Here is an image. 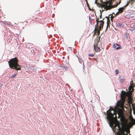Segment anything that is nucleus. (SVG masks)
<instances>
[{"label":"nucleus","mask_w":135,"mask_h":135,"mask_svg":"<svg viewBox=\"0 0 135 135\" xmlns=\"http://www.w3.org/2000/svg\"><path fill=\"white\" fill-rule=\"evenodd\" d=\"M18 60L17 57L11 59L8 61L9 66L12 69H15L16 70H20V66L18 64Z\"/></svg>","instance_id":"f257e3e1"},{"label":"nucleus","mask_w":135,"mask_h":135,"mask_svg":"<svg viewBox=\"0 0 135 135\" xmlns=\"http://www.w3.org/2000/svg\"><path fill=\"white\" fill-rule=\"evenodd\" d=\"M128 96L129 102L130 103L132 102V98L131 95L129 92H126L122 90L120 95V100L122 103L123 104L125 100L126 97Z\"/></svg>","instance_id":"f03ea898"},{"label":"nucleus","mask_w":135,"mask_h":135,"mask_svg":"<svg viewBox=\"0 0 135 135\" xmlns=\"http://www.w3.org/2000/svg\"><path fill=\"white\" fill-rule=\"evenodd\" d=\"M107 119L108 121H111L114 118V115H115V117L117 118L116 116V113L114 110L113 108L110 107V109L108 110L107 112Z\"/></svg>","instance_id":"7ed1b4c3"},{"label":"nucleus","mask_w":135,"mask_h":135,"mask_svg":"<svg viewBox=\"0 0 135 135\" xmlns=\"http://www.w3.org/2000/svg\"><path fill=\"white\" fill-rule=\"evenodd\" d=\"M103 3L100 4L99 6L102 8H104V9L102 8V11L103 12L105 9L106 11L112 8L111 7L110 4L108 2L106 1L105 2H103Z\"/></svg>","instance_id":"20e7f679"},{"label":"nucleus","mask_w":135,"mask_h":135,"mask_svg":"<svg viewBox=\"0 0 135 135\" xmlns=\"http://www.w3.org/2000/svg\"><path fill=\"white\" fill-rule=\"evenodd\" d=\"M99 39H97L95 40L94 47L95 51V52H99L100 51V49L99 48V46H98V44L99 41Z\"/></svg>","instance_id":"39448f33"},{"label":"nucleus","mask_w":135,"mask_h":135,"mask_svg":"<svg viewBox=\"0 0 135 135\" xmlns=\"http://www.w3.org/2000/svg\"><path fill=\"white\" fill-rule=\"evenodd\" d=\"M118 117L120 118V119H124V115L122 110H119L118 111Z\"/></svg>","instance_id":"423d86ee"},{"label":"nucleus","mask_w":135,"mask_h":135,"mask_svg":"<svg viewBox=\"0 0 135 135\" xmlns=\"http://www.w3.org/2000/svg\"><path fill=\"white\" fill-rule=\"evenodd\" d=\"M101 28H99L97 25L96 27L95 26V29L94 31V36L95 34L96 33H97V35H99L100 33V31L101 30Z\"/></svg>","instance_id":"0eeeda50"},{"label":"nucleus","mask_w":135,"mask_h":135,"mask_svg":"<svg viewBox=\"0 0 135 135\" xmlns=\"http://www.w3.org/2000/svg\"><path fill=\"white\" fill-rule=\"evenodd\" d=\"M127 6V4H126V5L124 6L123 7L120 8L118 9L119 12L117 13V14L119 13H122L123 12V10L126 8V7Z\"/></svg>","instance_id":"6e6552de"},{"label":"nucleus","mask_w":135,"mask_h":135,"mask_svg":"<svg viewBox=\"0 0 135 135\" xmlns=\"http://www.w3.org/2000/svg\"><path fill=\"white\" fill-rule=\"evenodd\" d=\"M104 20V18L103 19V20L100 21V26L99 28H103V25L104 23V22L103 21Z\"/></svg>","instance_id":"1a4fd4ad"},{"label":"nucleus","mask_w":135,"mask_h":135,"mask_svg":"<svg viewBox=\"0 0 135 135\" xmlns=\"http://www.w3.org/2000/svg\"><path fill=\"white\" fill-rule=\"evenodd\" d=\"M130 85L129 87V90H130L131 89L133 88L134 86V85L133 83V81H132L130 83Z\"/></svg>","instance_id":"9d476101"},{"label":"nucleus","mask_w":135,"mask_h":135,"mask_svg":"<svg viewBox=\"0 0 135 135\" xmlns=\"http://www.w3.org/2000/svg\"><path fill=\"white\" fill-rule=\"evenodd\" d=\"M134 2V0H129V1L126 4H127L128 5V4H130L131 5H132Z\"/></svg>","instance_id":"9b49d317"},{"label":"nucleus","mask_w":135,"mask_h":135,"mask_svg":"<svg viewBox=\"0 0 135 135\" xmlns=\"http://www.w3.org/2000/svg\"><path fill=\"white\" fill-rule=\"evenodd\" d=\"M113 48H114V49H116L117 50L118 49H122V48L120 47H117L116 45L114 44L113 45Z\"/></svg>","instance_id":"f8f14e48"},{"label":"nucleus","mask_w":135,"mask_h":135,"mask_svg":"<svg viewBox=\"0 0 135 135\" xmlns=\"http://www.w3.org/2000/svg\"><path fill=\"white\" fill-rule=\"evenodd\" d=\"M99 17H98L96 19V22L97 23V25L98 26V23L100 22V21H99Z\"/></svg>","instance_id":"ddd939ff"},{"label":"nucleus","mask_w":135,"mask_h":135,"mask_svg":"<svg viewBox=\"0 0 135 135\" xmlns=\"http://www.w3.org/2000/svg\"><path fill=\"white\" fill-rule=\"evenodd\" d=\"M116 25L118 27H120L122 25V24L120 23H118Z\"/></svg>","instance_id":"4468645a"},{"label":"nucleus","mask_w":135,"mask_h":135,"mask_svg":"<svg viewBox=\"0 0 135 135\" xmlns=\"http://www.w3.org/2000/svg\"><path fill=\"white\" fill-rule=\"evenodd\" d=\"M17 74H14L13 75H12L11 76V78H15L16 77Z\"/></svg>","instance_id":"2eb2a0df"},{"label":"nucleus","mask_w":135,"mask_h":135,"mask_svg":"<svg viewBox=\"0 0 135 135\" xmlns=\"http://www.w3.org/2000/svg\"><path fill=\"white\" fill-rule=\"evenodd\" d=\"M106 18H107V24H109L110 23V20H109V18H108L107 17H106Z\"/></svg>","instance_id":"dca6fc26"},{"label":"nucleus","mask_w":135,"mask_h":135,"mask_svg":"<svg viewBox=\"0 0 135 135\" xmlns=\"http://www.w3.org/2000/svg\"><path fill=\"white\" fill-rule=\"evenodd\" d=\"M94 56V54H89V56L93 57V56Z\"/></svg>","instance_id":"f3484780"},{"label":"nucleus","mask_w":135,"mask_h":135,"mask_svg":"<svg viewBox=\"0 0 135 135\" xmlns=\"http://www.w3.org/2000/svg\"><path fill=\"white\" fill-rule=\"evenodd\" d=\"M115 72L116 75H117L118 74V72H119L118 71L117 69L116 70H115Z\"/></svg>","instance_id":"a211bd4d"},{"label":"nucleus","mask_w":135,"mask_h":135,"mask_svg":"<svg viewBox=\"0 0 135 135\" xmlns=\"http://www.w3.org/2000/svg\"><path fill=\"white\" fill-rule=\"evenodd\" d=\"M113 132H115V131H116L115 128V127H114L113 128Z\"/></svg>","instance_id":"6ab92c4d"},{"label":"nucleus","mask_w":135,"mask_h":135,"mask_svg":"<svg viewBox=\"0 0 135 135\" xmlns=\"http://www.w3.org/2000/svg\"><path fill=\"white\" fill-rule=\"evenodd\" d=\"M62 68H64V69H65V70H66V68H65V66H63L62 67Z\"/></svg>","instance_id":"aec40b11"},{"label":"nucleus","mask_w":135,"mask_h":135,"mask_svg":"<svg viewBox=\"0 0 135 135\" xmlns=\"http://www.w3.org/2000/svg\"><path fill=\"white\" fill-rule=\"evenodd\" d=\"M123 135H128L127 134H125L124 133V132L123 131Z\"/></svg>","instance_id":"412c9836"},{"label":"nucleus","mask_w":135,"mask_h":135,"mask_svg":"<svg viewBox=\"0 0 135 135\" xmlns=\"http://www.w3.org/2000/svg\"><path fill=\"white\" fill-rule=\"evenodd\" d=\"M113 17H113L112 16H111V20H112L113 18Z\"/></svg>","instance_id":"4be33fe9"},{"label":"nucleus","mask_w":135,"mask_h":135,"mask_svg":"<svg viewBox=\"0 0 135 135\" xmlns=\"http://www.w3.org/2000/svg\"><path fill=\"white\" fill-rule=\"evenodd\" d=\"M107 24V28L109 26V24Z\"/></svg>","instance_id":"5701e85b"},{"label":"nucleus","mask_w":135,"mask_h":135,"mask_svg":"<svg viewBox=\"0 0 135 135\" xmlns=\"http://www.w3.org/2000/svg\"><path fill=\"white\" fill-rule=\"evenodd\" d=\"M115 45H117V46H120L118 44H115Z\"/></svg>","instance_id":"b1692460"},{"label":"nucleus","mask_w":135,"mask_h":135,"mask_svg":"<svg viewBox=\"0 0 135 135\" xmlns=\"http://www.w3.org/2000/svg\"><path fill=\"white\" fill-rule=\"evenodd\" d=\"M132 107H133V110L134 111V110H135V107H133V105H132Z\"/></svg>","instance_id":"393cba45"},{"label":"nucleus","mask_w":135,"mask_h":135,"mask_svg":"<svg viewBox=\"0 0 135 135\" xmlns=\"http://www.w3.org/2000/svg\"><path fill=\"white\" fill-rule=\"evenodd\" d=\"M102 17V13H101L100 15V18H101Z\"/></svg>","instance_id":"a878e982"},{"label":"nucleus","mask_w":135,"mask_h":135,"mask_svg":"<svg viewBox=\"0 0 135 135\" xmlns=\"http://www.w3.org/2000/svg\"><path fill=\"white\" fill-rule=\"evenodd\" d=\"M118 128H119V129L120 128V127L119 126H118Z\"/></svg>","instance_id":"bb28decb"},{"label":"nucleus","mask_w":135,"mask_h":135,"mask_svg":"<svg viewBox=\"0 0 135 135\" xmlns=\"http://www.w3.org/2000/svg\"><path fill=\"white\" fill-rule=\"evenodd\" d=\"M100 1H101L102 2H103V1H102V0H100Z\"/></svg>","instance_id":"cd10ccee"},{"label":"nucleus","mask_w":135,"mask_h":135,"mask_svg":"<svg viewBox=\"0 0 135 135\" xmlns=\"http://www.w3.org/2000/svg\"><path fill=\"white\" fill-rule=\"evenodd\" d=\"M89 5L88 4H88H87V6H88H88H89Z\"/></svg>","instance_id":"c85d7f7f"},{"label":"nucleus","mask_w":135,"mask_h":135,"mask_svg":"<svg viewBox=\"0 0 135 135\" xmlns=\"http://www.w3.org/2000/svg\"><path fill=\"white\" fill-rule=\"evenodd\" d=\"M134 124H135V120L134 121Z\"/></svg>","instance_id":"c756f323"},{"label":"nucleus","mask_w":135,"mask_h":135,"mask_svg":"<svg viewBox=\"0 0 135 135\" xmlns=\"http://www.w3.org/2000/svg\"><path fill=\"white\" fill-rule=\"evenodd\" d=\"M97 3V1H96L95 2V3Z\"/></svg>","instance_id":"7c9ffc66"},{"label":"nucleus","mask_w":135,"mask_h":135,"mask_svg":"<svg viewBox=\"0 0 135 135\" xmlns=\"http://www.w3.org/2000/svg\"><path fill=\"white\" fill-rule=\"evenodd\" d=\"M104 114H105V115L106 114L105 113Z\"/></svg>","instance_id":"2f4dec72"},{"label":"nucleus","mask_w":135,"mask_h":135,"mask_svg":"<svg viewBox=\"0 0 135 135\" xmlns=\"http://www.w3.org/2000/svg\"><path fill=\"white\" fill-rule=\"evenodd\" d=\"M133 90H134V89H133L132 90V91H133Z\"/></svg>","instance_id":"473e14b6"},{"label":"nucleus","mask_w":135,"mask_h":135,"mask_svg":"<svg viewBox=\"0 0 135 135\" xmlns=\"http://www.w3.org/2000/svg\"><path fill=\"white\" fill-rule=\"evenodd\" d=\"M100 12H101V10H100Z\"/></svg>","instance_id":"72a5a7b5"},{"label":"nucleus","mask_w":135,"mask_h":135,"mask_svg":"<svg viewBox=\"0 0 135 135\" xmlns=\"http://www.w3.org/2000/svg\"><path fill=\"white\" fill-rule=\"evenodd\" d=\"M117 126H115V127H116Z\"/></svg>","instance_id":"f704fd0d"}]
</instances>
